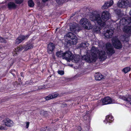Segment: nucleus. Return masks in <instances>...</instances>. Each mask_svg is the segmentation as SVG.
Segmentation results:
<instances>
[{"instance_id":"cd10ccee","label":"nucleus","mask_w":131,"mask_h":131,"mask_svg":"<svg viewBox=\"0 0 131 131\" xmlns=\"http://www.w3.org/2000/svg\"><path fill=\"white\" fill-rule=\"evenodd\" d=\"M108 7L106 2L105 3L104 5L102 6V8L103 9H107Z\"/></svg>"},{"instance_id":"b1692460","label":"nucleus","mask_w":131,"mask_h":131,"mask_svg":"<svg viewBox=\"0 0 131 131\" xmlns=\"http://www.w3.org/2000/svg\"><path fill=\"white\" fill-rule=\"evenodd\" d=\"M28 6L31 7H33L34 5V3L32 0H30L28 1Z\"/></svg>"},{"instance_id":"473e14b6","label":"nucleus","mask_w":131,"mask_h":131,"mask_svg":"<svg viewBox=\"0 0 131 131\" xmlns=\"http://www.w3.org/2000/svg\"><path fill=\"white\" fill-rule=\"evenodd\" d=\"M5 40L4 38L0 37V42H5Z\"/></svg>"},{"instance_id":"f03ea898","label":"nucleus","mask_w":131,"mask_h":131,"mask_svg":"<svg viewBox=\"0 0 131 131\" xmlns=\"http://www.w3.org/2000/svg\"><path fill=\"white\" fill-rule=\"evenodd\" d=\"M91 56L89 57V60L91 61H95L97 56L99 55V59L101 61H104L106 58V56L105 52L103 51H100L97 48L92 47L91 49Z\"/></svg>"},{"instance_id":"39448f33","label":"nucleus","mask_w":131,"mask_h":131,"mask_svg":"<svg viewBox=\"0 0 131 131\" xmlns=\"http://www.w3.org/2000/svg\"><path fill=\"white\" fill-rule=\"evenodd\" d=\"M112 42L113 46L117 49H120L122 48L121 43L120 40L116 37L112 39Z\"/></svg>"},{"instance_id":"f3484780","label":"nucleus","mask_w":131,"mask_h":131,"mask_svg":"<svg viewBox=\"0 0 131 131\" xmlns=\"http://www.w3.org/2000/svg\"><path fill=\"white\" fill-rule=\"evenodd\" d=\"M123 30L125 32L127 33H131V26H124Z\"/></svg>"},{"instance_id":"49530a36","label":"nucleus","mask_w":131,"mask_h":131,"mask_svg":"<svg viewBox=\"0 0 131 131\" xmlns=\"http://www.w3.org/2000/svg\"><path fill=\"white\" fill-rule=\"evenodd\" d=\"M20 78L19 79H18V81H20Z\"/></svg>"},{"instance_id":"9d476101","label":"nucleus","mask_w":131,"mask_h":131,"mask_svg":"<svg viewBox=\"0 0 131 131\" xmlns=\"http://www.w3.org/2000/svg\"><path fill=\"white\" fill-rule=\"evenodd\" d=\"M2 122L4 125L9 127L12 126L14 124L13 122L8 118L5 119L2 121Z\"/></svg>"},{"instance_id":"412c9836","label":"nucleus","mask_w":131,"mask_h":131,"mask_svg":"<svg viewBox=\"0 0 131 131\" xmlns=\"http://www.w3.org/2000/svg\"><path fill=\"white\" fill-rule=\"evenodd\" d=\"M25 46L26 47L25 51H27L29 49L32 48L34 47V45L32 43L27 44L26 45H25Z\"/></svg>"},{"instance_id":"de8ad7c7","label":"nucleus","mask_w":131,"mask_h":131,"mask_svg":"<svg viewBox=\"0 0 131 131\" xmlns=\"http://www.w3.org/2000/svg\"><path fill=\"white\" fill-rule=\"evenodd\" d=\"M13 75L14 76V75H15L14 74H13Z\"/></svg>"},{"instance_id":"9b49d317","label":"nucleus","mask_w":131,"mask_h":131,"mask_svg":"<svg viewBox=\"0 0 131 131\" xmlns=\"http://www.w3.org/2000/svg\"><path fill=\"white\" fill-rule=\"evenodd\" d=\"M102 105H106L113 103L112 99L109 97H106L102 100Z\"/></svg>"},{"instance_id":"423d86ee","label":"nucleus","mask_w":131,"mask_h":131,"mask_svg":"<svg viewBox=\"0 0 131 131\" xmlns=\"http://www.w3.org/2000/svg\"><path fill=\"white\" fill-rule=\"evenodd\" d=\"M74 55L69 51H67L63 53V59H65L68 61L70 60H71L73 58Z\"/></svg>"},{"instance_id":"ea45409f","label":"nucleus","mask_w":131,"mask_h":131,"mask_svg":"<svg viewBox=\"0 0 131 131\" xmlns=\"http://www.w3.org/2000/svg\"><path fill=\"white\" fill-rule=\"evenodd\" d=\"M78 128L79 129V131H80L81 130V127L80 126H79L78 127Z\"/></svg>"},{"instance_id":"7ed1b4c3","label":"nucleus","mask_w":131,"mask_h":131,"mask_svg":"<svg viewBox=\"0 0 131 131\" xmlns=\"http://www.w3.org/2000/svg\"><path fill=\"white\" fill-rule=\"evenodd\" d=\"M68 38L71 40H70V43L71 44L75 45L77 43V38L75 35L71 32H69L67 34L64 36V38L65 39Z\"/></svg>"},{"instance_id":"2eb2a0df","label":"nucleus","mask_w":131,"mask_h":131,"mask_svg":"<svg viewBox=\"0 0 131 131\" xmlns=\"http://www.w3.org/2000/svg\"><path fill=\"white\" fill-rule=\"evenodd\" d=\"M103 75L99 73H96L95 74V79L96 80H100L103 78Z\"/></svg>"},{"instance_id":"a211bd4d","label":"nucleus","mask_w":131,"mask_h":131,"mask_svg":"<svg viewBox=\"0 0 131 131\" xmlns=\"http://www.w3.org/2000/svg\"><path fill=\"white\" fill-rule=\"evenodd\" d=\"M17 5L15 4L12 2H10L8 4V7L10 9H15L16 8Z\"/></svg>"},{"instance_id":"4468645a","label":"nucleus","mask_w":131,"mask_h":131,"mask_svg":"<svg viewBox=\"0 0 131 131\" xmlns=\"http://www.w3.org/2000/svg\"><path fill=\"white\" fill-rule=\"evenodd\" d=\"M122 21L125 22L123 24H127L131 26V17H128L126 19H122L120 20V22L121 23Z\"/></svg>"},{"instance_id":"1a4fd4ad","label":"nucleus","mask_w":131,"mask_h":131,"mask_svg":"<svg viewBox=\"0 0 131 131\" xmlns=\"http://www.w3.org/2000/svg\"><path fill=\"white\" fill-rule=\"evenodd\" d=\"M29 36V35H27L26 36L23 35H20L16 40V43L17 44H19L24 40L27 39Z\"/></svg>"},{"instance_id":"a18cd8bd","label":"nucleus","mask_w":131,"mask_h":131,"mask_svg":"<svg viewBox=\"0 0 131 131\" xmlns=\"http://www.w3.org/2000/svg\"><path fill=\"white\" fill-rule=\"evenodd\" d=\"M58 28H57L56 29V31H57V30H58Z\"/></svg>"},{"instance_id":"a19ab883","label":"nucleus","mask_w":131,"mask_h":131,"mask_svg":"<svg viewBox=\"0 0 131 131\" xmlns=\"http://www.w3.org/2000/svg\"><path fill=\"white\" fill-rule=\"evenodd\" d=\"M20 74L21 76L22 77H24V75H23V73L21 72V73Z\"/></svg>"},{"instance_id":"09e8293b","label":"nucleus","mask_w":131,"mask_h":131,"mask_svg":"<svg viewBox=\"0 0 131 131\" xmlns=\"http://www.w3.org/2000/svg\"><path fill=\"white\" fill-rule=\"evenodd\" d=\"M130 104H131V103H130Z\"/></svg>"},{"instance_id":"c85d7f7f","label":"nucleus","mask_w":131,"mask_h":131,"mask_svg":"<svg viewBox=\"0 0 131 131\" xmlns=\"http://www.w3.org/2000/svg\"><path fill=\"white\" fill-rule=\"evenodd\" d=\"M23 1V0H15V2L17 4H20Z\"/></svg>"},{"instance_id":"ddd939ff","label":"nucleus","mask_w":131,"mask_h":131,"mask_svg":"<svg viewBox=\"0 0 131 131\" xmlns=\"http://www.w3.org/2000/svg\"><path fill=\"white\" fill-rule=\"evenodd\" d=\"M55 48L54 43H50L48 45L47 51L49 53H51Z\"/></svg>"},{"instance_id":"58836bf2","label":"nucleus","mask_w":131,"mask_h":131,"mask_svg":"<svg viewBox=\"0 0 131 131\" xmlns=\"http://www.w3.org/2000/svg\"><path fill=\"white\" fill-rule=\"evenodd\" d=\"M46 129L45 128H42L40 130L41 131H45Z\"/></svg>"},{"instance_id":"5701e85b","label":"nucleus","mask_w":131,"mask_h":131,"mask_svg":"<svg viewBox=\"0 0 131 131\" xmlns=\"http://www.w3.org/2000/svg\"><path fill=\"white\" fill-rule=\"evenodd\" d=\"M57 56L59 57H62V59L63 58V53L62 51H58L56 53Z\"/></svg>"},{"instance_id":"7c9ffc66","label":"nucleus","mask_w":131,"mask_h":131,"mask_svg":"<svg viewBox=\"0 0 131 131\" xmlns=\"http://www.w3.org/2000/svg\"><path fill=\"white\" fill-rule=\"evenodd\" d=\"M119 98L120 99H122L124 101H126V97L125 96H119Z\"/></svg>"},{"instance_id":"6ab92c4d","label":"nucleus","mask_w":131,"mask_h":131,"mask_svg":"<svg viewBox=\"0 0 131 131\" xmlns=\"http://www.w3.org/2000/svg\"><path fill=\"white\" fill-rule=\"evenodd\" d=\"M79 56L78 55L75 56L74 57V56H73V58H72V59H71V60H72L73 62H74L75 63H77L79 60Z\"/></svg>"},{"instance_id":"0eeeda50","label":"nucleus","mask_w":131,"mask_h":131,"mask_svg":"<svg viewBox=\"0 0 131 131\" xmlns=\"http://www.w3.org/2000/svg\"><path fill=\"white\" fill-rule=\"evenodd\" d=\"M128 1L127 0H119L117 4V5L120 7L126 8L129 5Z\"/></svg>"},{"instance_id":"c03bdc74","label":"nucleus","mask_w":131,"mask_h":131,"mask_svg":"<svg viewBox=\"0 0 131 131\" xmlns=\"http://www.w3.org/2000/svg\"><path fill=\"white\" fill-rule=\"evenodd\" d=\"M129 14L131 15V9L129 12Z\"/></svg>"},{"instance_id":"79ce46f5","label":"nucleus","mask_w":131,"mask_h":131,"mask_svg":"<svg viewBox=\"0 0 131 131\" xmlns=\"http://www.w3.org/2000/svg\"><path fill=\"white\" fill-rule=\"evenodd\" d=\"M86 115L84 116L83 117V118L85 120H86V119H85V118H86Z\"/></svg>"},{"instance_id":"f257e3e1","label":"nucleus","mask_w":131,"mask_h":131,"mask_svg":"<svg viewBox=\"0 0 131 131\" xmlns=\"http://www.w3.org/2000/svg\"><path fill=\"white\" fill-rule=\"evenodd\" d=\"M110 14L106 11L103 12L101 17L100 13L96 11L92 12L90 17L91 21L97 23L101 26H104L105 25V21H107L110 18Z\"/></svg>"},{"instance_id":"bb28decb","label":"nucleus","mask_w":131,"mask_h":131,"mask_svg":"<svg viewBox=\"0 0 131 131\" xmlns=\"http://www.w3.org/2000/svg\"><path fill=\"white\" fill-rule=\"evenodd\" d=\"M107 5L108 7L112 6L113 4V1L112 0H111L110 1L107 2Z\"/></svg>"},{"instance_id":"aec40b11","label":"nucleus","mask_w":131,"mask_h":131,"mask_svg":"<svg viewBox=\"0 0 131 131\" xmlns=\"http://www.w3.org/2000/svg\"><path fill=\"white\" fill-rule=\"evenodd\" d=\"M113 120V117L111 115H109L107 116L106 117V119L105 120V121L109 122V123H111V122L109 121H112Z\"/></svg>"},{"instance_id":"4c0bfd02","label":"nucleus","mask_w":131,"mask_h":131,"mask_svg":"<svg viewBox=\"0 0 131 131\" xmlns=\"http://www.w3.org/2000/svg\"><path fill=\"white\" fill-rule=\"evenodd\" d=\"M29 123L28 122H26V128H28L29 127Z\"/></svg>"},{"instance_id":"dca6fc26","label":"nucleus","mask_w":131,"mask_h":131,"mask_svg":"<svg viewBox=\"0 0 131 131\" xmlns=\"http://www.w3.org/2000/svg\"><path fill=\"white\" fill-rule=\"evenodd\" d=\"M58 94H56L53 95H49L48 96L45 97V99L46 100H49L55 98L57 97Z\"/></svg>"},{"instance_id":"393cba45","label":"nucleus","mask_w":131,"mask_h":131,"mask_svg":"<svg viewBox=\"0 0 131 131\" xmlns=\"http://www.w3.org/2000/svg\"><path fill=\"white\" fill-rule=\"evenodd\" d=\"M101 28L100 27L96 26L93 29V31L97 33H100Z\"/></svg>"},{"instance_id":"f8f14e48","label":"nucleus","mask_w":131,"mask_h":131,"mask_svg":"<svg viewBox=\"0 0 131 131\" xmlns=\"http://www.w3.org/2000/svg\"><path fill=\"white\" fill-rule=\"evenodd\" d=\"M113 33V31L111 29L107 30L104 33V35L105 37L107 38H110L112 37Z\"/></svg>"},{"instance_id":"37998d69","label":"nucleus","mask_w":131,"mask_h":131,"mask_svg":"<svg viewBox=\"0 0 131 131\" xmlns=\"http://www.w3.org/2000/svg\"><path fill=\"white\" fill-rule=\"evenodd\" d=\"M48 0H42V1L44 2H45L47 1Z\"/></svg>"},{"instance_id":"e433bc0d","label":"nucleus","mask_w":131,"mask_h":131,"mask_svg":"<svg viewBox=\"0 0 131 131\" xmlns=\"http://www.w3.org/2000/svg\"><path fill=\"white\" fill-rule=\"evenodd\" d=\"M44 86H39L38 88V90H40L41 89H42L45 88L44 87Z\"/></svg>"},{"instance_id":"f704fd0d","label":"nucleus","mask_w":131,"mask_h":131,"mask_svg":"<svg viewBox=\"0 0 131 131\" xmlns=\"http://www.w3.org/2000/svg\"><path fill=\"white\" fill-rule=\"evenodd\" d=\"M81 47L84 48L86 47V43H82L80 45Z\"/></svg>"},{"instance_id":"2f4dec72","label":"nucleus","mask_w":131,"mask_h":131,"mask_svg":"<svg viewBox=\"0 0 131 131\" xmlns=\"http://www.w3.org/2000/svg\"><path fill=\"white\" fill-rule=\"evenodd\" d=\"M64 0H56L57 3L59 4H63V1Z\"/></svg>"},{"instance_id":"c756f323","label":"nucleus","mask_w":131,"mask_h":131,"mask_svg":"<svg viewBox=\"0 0 131 131\" xmlns=\"http://www.w3.org/2000/svg\"><path fill=\"white\" fill-rule=\"evenodd\" d=\"M131 101V96L128 95L126 97V101L129 102Z\"/></svg>"},{"instance_id":"20e7f679","label":"nucleus","mask_w":131,"mask_h":131,"mask_svg":"<svg viewBox=\"0 0 131 131\" xmlns=\"http://www.w3.org/2000/svg\"><path fill=\"white\" fill-rule=\"evenodd\" d=\"M80 23L85 29L89 30L92 28V25L86 18H82L80 21Z\"/></svg>"},{"instance_id":"a878e982","label":"nucleus","mask_w":131,"mask_h":131,"mask_svg":"<svg viewBox=\"0 0 131 131\" xmlns=\"http://www.w3.org/2000/svg\"><path fill=\"white\" fill-rule=\"evenodd\" d=\"M130 68L129 67H127L124 69L122 70L125 73H126L130 71Z\"/></svg>"},{"instance_id":"72a5a7b5","label":"nucleus","mask_w":131,"mask_h":131,"mask_svg":"<svg viewBox=\"0 0 131 131\" xmlns=\"http://www.w3.org/2000/svg\"><path fill=\"white\" fill-rule=\"evenodd\" d=\"M58 72L59 74L61 75H63L64 74V72L63 71H58Z\"/></svg>"},{"instance_id":"4be33fe9","label":"nucleus","mask_w":131,"mask_h":131,"mask_svg":"<svg viewBox=\"0 0 131 131\" xmlns=\"http://www.w3.org/2000/svg\"><path fill=\"white\" fill-rule=\"evenodd\" d=\"M25 47H26L25 45H24L23 46H21L20 47H17V48L15 50L16 51H21L24 49H25Z\"/></svg>"},{"instance_id":"c9c22d12","label":"nucleus","mask_w":131,"mask_h":131,"mask_svg":"<svg viewBox=\"0 0 131 131\" xmlns=\"http://www.w3.org/2000/svg\"><path fill=\"white\" fill-rule=\"evenodd\" d=\"M6 127H4L3 126H0V130H5L6 128Z\"/></svg>"},{"instance_id":"6e6552de","label":"nucleus","mask_w":131,"mask_h":131,"mask_svg":"<svg viewBox=\"0 0 131 131\" xmlns=\"http://www.w3.org/2000/svg\"><path fill=\"white\" fill-rule=\"evenodd\" d=\"M106 48L108 54L112 55L115 53V51L110 43H108L106 44Z\"/></svg>"}]
</instances>
